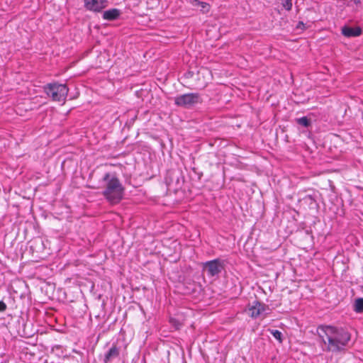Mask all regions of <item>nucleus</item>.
<instances>
[{
    "label": "nucleus",
    "mask_w": 363,
    "mask_h": 363,
    "mask_svg": "<svg viewBox=\"0 0 363 363\" xmlns=\"http://www.w3.org/2000/svg\"><path fill=\"white\" fill-rule=\"evenodd\" d=\"M202 102V99L199 93H188L177 96L174 99V104L178 106L190 108Z\"/></svg>",
    "instance_id": "4"
},
{
    "label": "nucleus",
    "mask_w": 363,
    "mask_h": 363,
    "mask_svg": "<svg viewBox=\"0 0 363 363\" xmlns=\"http://www.w3.org/2000/svg\"><path fill=\"white\" fill-rule=\"evenodd\" d=\"M104 189L102 195L111 203H118L123 198L125 188L115 174L106 172L102 179Z\"/></svg>",
    "instance_id": "2"
},
{
    "label": "nucleus",
    "mask_w": 363,
    "mask_h": 363,
    "mask_svg": "<svg viewBox=\"0 0 363 363\" xmlns=\"http://www.w3.org/2000/svg\"><path fill=\"white\" fill-rule=\"evenodd\" d=\"M7 309V305L3 301H0V313H4Z\"/></svg>",
    "instance_id": "16"
},
{
    "label": "nucleus",
    "mask_w": 363,
    "mask_h": 363,
    "mask_svg": "<svg viewBox=\"0 0 363 363\" xmlns=\"http://www.w3.org/2000/svg\"><path fill=\"white\" fill-rule=\"evenodd\" d=\"M224 261L220 259H215L207 261L203 264V270L207 272L208 277L218 276L224 269Z\"/></svg>",
    "instance_id": "5"
},
{
    "label": "nucleus",
    "mask_w": 363,
    "mask_h": 363,
    "mask_svg": "<svg viewBox=\"0 0 363 363\" xmlns=\"http://www.w3.org/2000/svg\"><path fill=\"white\" fill-rule=\"evenodd\" d=\"M84 8L90 11L99 13L108 6L107 0H84Z\"/></svg>",
    "instance_id": "6"
},
{
    "label": "nucleus",
    "mask_w": 363,
    "mask_h": 363,
    "mask_svg": "<svg viewBox=\"0 0 363 363\" xmlns=\"http://www.w3.org/2000/svg\"><path fill=\"white\" fill-rule=\"evenodd\" d=\"M306 199H308V200H310L311 201H315V199H313V197L311 195H308L306 196Z\"/></svg>",
    "instance_id": "18"
},
{
    "label": "nucleus",
    "mask_w": 363,
    "mask_h": 363,
    "mask_svg": "<svg viewBox=\"0 0 363 363\" xmlns=\"http://www.w3.org/2000/svg\"><path fill=\"white\" fill-rule=\"evenodd\" d=\"M190 4L194 7H199L203 13H206L210 10V5L199 0H189Z\"/></svg>",
    "instance_id": "11"
},
{
    "label": "nucleus",
    "mask_w": 363,
    "mask_h": 363,
    "mask_svg": "<svg viewBox=\"0 0 363 363\" xmlns=\"http://www.w3.org/2000/svg\"><path fill=\"white\" fill-rule=\"evenodd\" d=\"M296 28L298 29H304L305 28V24L302 21H299L297 24Z\"/></svg>",
    "instance_id": "17"
},
{
    "label": "nucleus",
    "mask_w": 363,
    "mask_h": 363,
    "mask_svg": "<svg viewBox=\"0 0 363 363\" xmlns=\"http://www.w3.org/2000/svg\"><path fill=\"white\" fill-rule=\"evenodd\" d=\"M281 5L285 10L289 11L292 9V0H281Z\"/></svg>",
    "instance_id": "15"
},
{
    "label": "nucleus",
    "mask_w": 363,
    "mask_h": 363,
    "mask_svg": "<svg viewBox=\"0 0 363 363\" xmlns=\"http://www.w3.org/2000/svg\"><path fill=\"white\" fill-rule=\"evenodd\" d=\"M43 88L46 94L55 101H65L69 91L66 84L58 83H50Z\"/></svg>",
    "instance_id": "3"
},
{
    "label": "nucleus",
    "mask_w": 363,
    "mask_h": 363,
    "mask_svg": "<svg viewBox=\"0 0 363 363\" xmlns=\"http://www.w3.org/2000/svg\"><path fill=\"white\" fill-rule=\"evenodd\" d=\"M119 354L120 349L116 345H113L112 347L105 354L104 363H109L113 359L118 357Z\"/></svg>",
    "instance_id": "8"
},
{
    "label": "nucleus",
    "mask_w": 363,
    "mask_h": 363,
    "mask_svg": "<svg viewBox=\"0 0 363 363\" xmlns=\"http://www.w3.org/2000/svg\"><path fill=\"white\" fill-rule=\"evenodd\" d=\"M121 11L118 9H111L103 13L102 18L107 21H114L119 18Z\"/></svg>",
    "instance_id": "9"
},
{
    "label": "nucleus",
    "mask_w": 363,
    "mask_h": 363,
    "mask_svg": "<svg viewBox=\"0 0 363 363\" xmlns=\"http://www.w3.org/2000/svg\"><path fill=\"white\" fill-rule=\"evenodd\" d=\"M354 311L358 313H363V298H358L355 300Z\"/></svg>",
    "instance_id": "13"
},
{
    "label": "nucleus",
    "mask_w": 363,
    "mask_h": 363,
    "mask_svg": "<svg viewBox=\"0 0 363 363\" xmlns=\"http://www.w3.org/2000/svg\"><path fill=\"white\" fill-rule=\"evenodd\" d=\"M296 123L305 128H308L311 125V121L307 116H303L301 118H297L295 119Z\"/></svg>",
    "instance_id": "12"
},
{
    "label": "nucleus",
    "mask_w": 363,
    "mask_h": 363,
    "mask_svg": "<svg viewBox=\"0 0 363 363\" xmlns=\"http://www.w3.org/2000/svg\"><path fill=\"white\" fill-rule=\"evenodd\" d=\"M342 33L346 37H357L361 35L362 29L359 27L344 26L342 29Z\"/></svg>",
    "instance_id": "10"
},
{
    "label": "nucleus",
    "mask_w": 363,
    "mask_h": 363,
    "mask_svg": "<svg viewBox=\"0 0 363 363\" xmlns=\"http://www.w3.org/2000/svg\"><path fill=\"white\" fill-rule=\"evenodd\" d=\"M249 311L250 312V316L256 318L263 313H267L269 311L268 306L258 301H255L252 302V306H250Z\"/></svg>",
    "instance_id": "7"
},
{
    "label": "nucleus",
    "mask_w": 363,
    "mask_h": 363,
    "mask_svg": "<svg viewBox=\"0 0 363 363\" xmlns=\"http://www.w3.org/2000/svg\"><path fill=\"white\" fill-rule=\"evenodd\" d=\"M270 333L280 343L282 342V333L279 330H270Z\"/></svg>",
    "instance_id": "14"
},
{
    "label": "nucleus",
    "mask_w": 363,
    "mask_h": 363,
    "mask_svg": "<svg viewBox=\"0 0 363 363\" xmlns=\"http://www.w3.org/2000/svg\"><path fill=\"white\" fill-rule=\"evenodd\" d=\"M317 333L326 346V350L337 352L343 350L351 339V335L343 328L319 325Z\"/></svg>",
    "instance_id": "1"
}]
</instances>
